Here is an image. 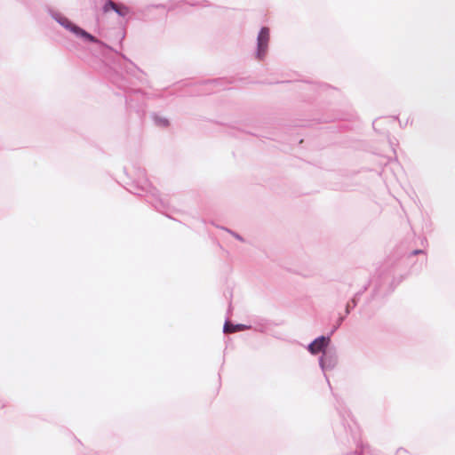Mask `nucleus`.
Instances as JSON below:
<instances>
[{
	"label": "nucleus",
	"instance_id": "1",
	"mask_svg": "<svg viewBox=\"0 0 455 455\" xmlns=\"http://www.w3.org/2000/svg\"><path fill=\"white\" fill-rule=\"evenodd\" d=\"M269 41V29L262 28L258 36V57L262 59L267 52Z\"/></svg>",
	"mask_w": 455,
	"mask_h": 455
},
{
	"label": "nucleus",
	"instance_id": "2",
	"mask_svg": "<svg viewBox=\"0 0 455 455\" xmlns=\"http://www.w3.org/2000/svg\"><path fill=\"white\" fill-rule=\"evenodd\" d=\"M60 23L62 26H64L65 28H67L68 29L72 31L74 34H76L79 36H82V37L89 40L90 42H97V39L93 36L90 35L84 29L80 28L79 27L71 23L69 20L65 19V20H61Z\"/></svg>",
	"mask_w": 455,
	"mask_h": 455
},
{
	"label": "nucleus",
	"instance_id": "3",
	"mask_svg": "<svg viewBox=\"0 0 455 455\" xmlns=\"http://www.w3.org/2000/svg\"><path fill=\"white\" fill-rule=\"evenodd\" d=\"M330 339L325 337H320L314 340L308 347L312 354H317L323 351L329 344Z\"/></svg>",
	"mask_w": 455,
	"mask_h": 455
},
{
	"label": "nucleus",
	"instance_id": "4",
	"mask_svg": "<svg viewBox=\"0 0 455 455\" xmlns=\"http://www.w3.org/2000/svg\"><path fill=\"white\" fill-rule=\"evenodd\" d=\"M242 328L240 327V325H233V324H230L228 323H227L224 326V331L226 333H231V332H235L236 331H239L241 330Z\"/></svg>",
	"mask_w": 455,
	"mask_h": 455
},
{
	"label": "nucleus",
	"instance_id": "5",
	"mask_svg": "<svg viewBox=\"0 0 455 455\" xmlns=\"http://www.w3.org/2000/svg\"><path fill=\"white\" fill-rule=\"evenodd\" d=\"M114 11L120 16H125L129 12V9L126 6L119 4H116V7L114 9Z\"/></svg>",
	"mask_w": 455,
	"mask_h": 455
},
{
	"label": "nucleus",
	"instance_id": "6",
	"mask_svg": "<svg viewBox=\"0 0 455 455\" xmlns=\"http://www.w3.org/2000/svg\"><path fill=\"white\" fill-rule=\"evenodd\" d=\"M116 7V4H115L114 2L112 1H108L105 4V5L103 6V12H108L109 11L113 10Z\"/></svg>",
	"mask_w": 455,
	"mask_h": 455
},
{
	"label": "nucleus",
	"instance_id": "7",
	"mask_svg": "<svg viewBox=\"0 0 455 455\" xmlns=\"http://www.w3.org/2000/svg\"><path fill=\"white\" fill-rule=\"evenodd\" d=\"M403 454H405V451H403V450L398 451V455H403Z\"/></svg>",
	"mask_w": 455,
	"mask_h": 455
},
{
	"label": "nucleus",
	"instance_id": "8",
	"mask_svg": "<svg viewBox=\"0 0 455 455\" xmlns=\"http://www.w3.org/2000/svg\"><path fill=\"white\" fill-rule=\"evenodd\" d=\"M419 252H420V251H415L414 254H419Z\"/></svg>",
	"mask_w": 455,
	"mask_h": 455
}]
</instances>
